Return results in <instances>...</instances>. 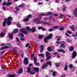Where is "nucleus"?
<instances>
[{"mask_svg": "<svg viewBox=\"0 0 77 77\" xmlns=\"http://www.w3.org/2000/svg\"><path fill=\"white\" fill-rule=\"evenodd\" d=\"M23 5H21L18 6V8H21V7H23Z\"/></svg>", "mask_w": 77, "mask_h": 77, "instance_id": "nucleus-54", "label": "nucleus"}, {"mask_svg": "<svg viewBox=\"0 0 77 77\" xmlns=\"http://www.w3.org/2000/svg\"><path fill=\"white\" fill-rule=\"evenodd\" d=\"M31 31H32V32H35L36 31L35 28L34 27H32L31 29Z\"/></svg>", "mask_w": 77, "mask_h": 77, "instance_id": "nucleus-17", "label": "nucleus"}, {"mask_svg": "<svg viewBox=\"0 0 77 77\" xmlns=\"http://www.w3.org/2000/svg\"><path fill=\"white\" fill-rule=\"evenodd\" d=\"M60 38H61V37H60L59 38L57 39V41H60Z\"/></svg>", "mask_w": 77, "mask_h": 77, "instance_id": "nucleus-62", "label": "nucleus"}, {"mask_svg": "<svg viewBox=\"0 0 77 77\" xmlns=\"http://www.w3.org/2000/svg\"><path fill=\"white\" fill-rule=\"evenodd\" d=\"M33 69L35 71H36V72H38L39 71V68L38 67H34L33 68Z\"/></svg>", "mask_w": 77, "mask_h": 77, "instance_id": "nucleus-10", "label": "nucleus"}, {"mask_svg": "<svg viewBox=\"0 0 77 77\" xmlns=\"http://www.w3.org/2000/svg\"><path fill=\"white\" fill-rule=\"evenodd\" d=\"M19 36L22 38H23V37H24V35H23V34L21 33H20L19 34Z\"/></svg>", "mask_w": 77, "mask_h": 77, "instance_id": "nucleus-18", "label": "nucleus"}, {"mask_svg": "<svg viewBox=\"0 0 77 77\" xmlns=\"http://www.w3.org/2000/svg\"><path fill=\"white\" fill-rule=\"evenodd\" d=\"M67 32L68 33H69V34H72V32H71L70 31H67Z\"/></svg>", "mask_w": 77, "mask_h": 77, "instance_id": "nucleus-52", "label": "nucleus"}, {"mask_svg": "<svg viewBox=\"0 0 77 77\" xmlns=\"http://www.w3.org/2000/svg\"><path fill=\"white\" fill-rule=\"evenodd\" d=\"M8 36L9 37V38L11 39H13V35L12 34L9 33L8 34Z\"/></svg>", "mask_w": 77, "mask_h": 77, "instance_id": "nucleus-14", "label": "nucleus"}, {"mask_svg": "<svg viewBox=\"0 0 77 77\" xmlns=\"http://www.w3.org/2000/svg\"><path fill=\"white\" fill-rule=\"evenodd\" d=\"M13 18L12 17H8L7 19V20L8 21L9 20V21H11V20H12Z\"/></svg>", "mask_w": 77, "mask_h": 77, "instance_id": "nucleus-26", "label": "nucleus"}, {"mask_svg": "<svg viewBox=\"0 0 77 77\" xmlns=\"http://www.w3.org/2000/svg\"><path fill=\"white\" fill-rule=\"evenodd\" d=\"M59 29L60 30H63V29H64V28L62 27V28H60Z\"/></svg>", "mask_w": 77, "mask_h": 77, "instance_id": "nucleus-50", "label": "nucleus"}, {"mask_svg": "<svg viewBox=\"0 0 77 77\" xmlns=\"http://www.w3.org/2000/svg\"><path fill=\"white\" fill-rule=\"evenodd\" d=\"M66 6H65V5H63V11H65V9H66Z\"/></svg>", "mask_w": 77, "mask_h": 77, "instance_id": "nucleus-36", "label": "nucleus"}, {"mask_svg": "<svg viewBox=\"0 0 77 77\" xmlns=\"http://www.w3.org/2000/svg\"><path fill=\"white\" fill-rule=\"evenodd\" d=\"M66 75H61L60 77H65Z\"/></svg>", "mask_w": 77, "mask_h": 77, "instance_id": "nucleus-64", "label": "nucleus"}, {"mask_svg": "<svg viewBox=\"0 0 77 77\" xmlns=\"http://www.w3.org/2000/svg\"><path fill=\"white\" fill-rule=\"evenodd\" d=\"M45 24H47V25H51V23L46 22H45Z\"/></svg>", "mask_w": 77, "mask_h": 77, "instance_id": "nucleus-44", "label": "nucleus"}, {"mask_svg": "<svg viewBox=\"0 0 77 77\" xmlns=\"http://www.w3.org/2000/svg\"><path fill=\"white\" fill-rule=\"evenodd\" d=\"M55 65L57 67H59V64L58 63H55Z\"/></svg>", "mask_w": 77, "mask_h": 77, "instance_id": "nucleus-40", "label": "nucleus"}, {"mask_svg": "<svg viewBox=\"0 0 77 77\" xmlns=\"http://www.w3.org/2000/svg\"><path fill=\"white\" fill-rule=\"evenodd\" d=\"M49 54H50V52H47L46 53V57H47L49 55Z\"/></svg>", "mask_w": 77, "mask_h": 77, "instance_id": "nucleus-29", "label": "nucleus"}, {"mask_svg": "<svg viewBox=\"0 0 77 77\" xmlns=\"http://www.w3.org/2000/svg\"><path fill=\"white\" fill-rule=\"evenodd\" d=\"M7 45H9V47H11V46H12V45H11V44L8 43L7 44Z\"/></svg>", "mask_w": 77, "mask_h": 77, "instance_id": "nucleus-61", "label": "nucleus"}, {"mask_svg": "<svg viewBox=\"0 0 77 77\" xmlns=\"http://www.w3.org/2000/svg\"><path fill=\"white\" fill-rule=\"evenodd\" d=\"M67 42H70V40L69 39L67 38L66 39Z\"/></svg>", "mask_w": 77, "mask_h": 77, "instance_id": "nucleus-51", "label": "nucleus"}, {"mask_svg": "<svg viewBox=\"0 0 77 77\" xmlns=\"http://www.w3.org/2000/svg\"><path fill=\"white\" fill-rule=\"evenodd\" d=\"M44 46L42 45H41V50L40 51V53H42L43 52V50H44Z\"/></svg>", "mask_w": 77, "mask_h": 77, "instance_id": "nucleus-11", "label": "nucleus"}, {"mask_svg": "<svg viewBox=\"0 0 77 77\" xmlns=\"http://www.w3.org/2000/svg\"><path fill=\"white\" fill-rule=\"evenodd\" d=\"M43 28H44L43 27H40L38 28V30H41V29H43Z\"/></svg>", "mask_w": 77, "mask_h": 77, "instance_id": "nucleus-45", "label": "nucleus"}, {"mask_svg": "<svg viewBox=\"0 0 77 77\" xmlns=\"http://www.w3.org/2000/svg\"><path fill=\"white\" fill-rule=\"evenodd\" d=\"M38 56H42V57H44V54H40L38 55Z\"/></svg>", "mask_w": 77, "mask_h": 77, "instance_id": "nucleus-28", "label": "nucleus"}, {"mask_svg": "<svg viewBox=\"0 0 77 77\" xmlns=\"http://www.w3.org/2000/svg\"><path fill=\"white\" fill-rule=\"evenodd\" d=\"M5 45H6V44H2V45H1V47H2V46H4Z\"/></svg>", "mask_w": 77, "mask_h": 77, "instance_id": "nucleus-57", "label": "nucleus"}, {"mask_svg": "<svg viewBox=\"0 0 77 77\" xmlns=\"http://www.w3.org/2000/svg\"><path fill=\"white\" fill-rule=\"evenodd\" d=\"M58 51H59V52H62V53H65V51L62 49L59 50Z\"/></svg>", "mask_w": 77, "mask_h": 77, "instance_id": "nucleus-13", "label": "nucleus"}, {"mask_svg": "<svg viewBox=\"0 0 77 77\" xmlns=\"http://www.w3.org/2000/svg\"><path fill=\"white\" fill-rule=\"evenodd\" d=\"M11 4H12V3L11 2H9L7 3L5 5L6 6H9Z\"/></svg>", "mask_w": 77, "mask_h": 77, "instance_id": "nucleus-32", "label": "nucleus"}, {"mask_svg": "<svg viewBox=\"0 0 77 77\" xmlns=\"http://www.w3.org/2000/svg\"><path fill=\"white\" fill-rule=\"evenodd\" d=\"M77 56V53H76V52L75 51H73V52L72 55V57L73 59H74L75 57H76V56Z\"/></svg>", "mask_w": 77, "mask_h": 77, "instance_id": "nucleus-6", "label": "nucleus"}, {"mask_svg": "<svg viewBox=\"0 0 77 77\" xmlns=\"http://www.w3.org/2000/svg\"><path fill=\"white\" fill-rule=\"evenodd\" d=\"M36 59H37V58L36 57H34V63H35V64H37V63H36V61H37V60H36Z\"/></svg>", "mask_w": 77, "mask_h": 77, "instance_id": "nucleus-21", "label": "nucleus"}, {"mask_svg": "<svg viewBox=\"0 0 77 77\" xmlns=\"http://www.w3.org/2000/svg\"><path fill=\"white\" fill-rule=\"evenodd\" d=\"M74 48L72 46H71L70 48L69 49V51H72L73 50H74Z\"/></svg>", "mask_w": 77, "mask_h": 77, "instance_id": "nucleus-20", "label": "nucleus"}, {"mask_svg": "<svg viewBox=\"0 0 77 77\" xmlns=\"http://www.w3.org/2000/svg\"><path fill=\"white\" fill-rule=\"evenodd\" d=\"M29 44H26V47H28V46H29Z\"/></svg>", "mask_w": 77, "mask_h": 77, "instance_id": "nucleus-59", "label": "nucleus"}, {"mask_svg": "<svg viewBox=\"0 0 77 77\" xmlns=\"http://www.w3.org/2000/svg\"><path fill=\"white\" fill-rule=\"evenodd\" d=\"M31 69V68L29 67L27 69V72H30V70Z\"/></svg>", "mask_w": 77, "mask_h": 77, "instance_id": "nucleus-33", "label": "nucleus"}, {"mask_svg": "<svg viewBox=\"0 0 77 77\" xmlns=\"http://www.w3.org/2000/svg\"><path fill=\"white\" fill-rule=\"evenodd\" d=\"M18 29H16L14 30V31L12 32V34H15L17 33H18Z\"/></svg>", "mask_w": 77, "mask_h": 77, "instance_id": "nucleus-9", "label": "nucleus"}, {"mask_svg": "<svg viewBox=\"0 0 77 77\" xmlns=\"http://www.w3.org/2000/svg\"><path fill=\"white\" fill-rule=\"evenodd\" d=\"M16 40H17V41H18L19 43H21V42H20V40H19V38H16Z\"/></svg>", "mask_w": 77, "mask_h": 77, "instance_id": "nucleus-47", "label": "nucleus"}, {"mask_svg": "<svg viewBox=\"0 0 77 77\" xmlns=\"http://www.w3.org/2000/svg\"><path fill=\"white\" fill-rule=\"evenodd\" d=\"M42 4H43V2L42 3H40L39 2V3H38V5H42Z\"/></svg>", "mask_w": 77, "mask_h": 77, "instance_id": "nucleus-55", "label": "nucleus"}, {"mask_svg": "<svg viewBox=\"0 0 77 77\" xmlns=\"http://www.w3.org/2000/svg\"><path fill=\"white\" fill-rule=\"evenodd\" d=\"M56 72H54L52 73V75L54 76H55L56 75Z\"/></svg>", "mask_w": 77, "mask_h": 77, "instance_id": "nucleus-42", "label": "nucleus"}, {"mask_svg": "<svg viewBox=\"0 0 77 77\" xmlns=\"http://www.w3.org/2000/svg\"><path fill=\"white\" fill-rule=\"evenodd\" d=\"M9 48L8 46H5L2 47L0 49V50H5V48Z\"/></svg>", "mask_w": 77, "mask_h": 77, "instance_id": "nucleus-12", "label": "nucleus"}, {"mask_svg": "<svg viewBox=\"0 0 77 77\" xmlns=\"http://www.w3.org/2000/svg\"><path fill=\"white\" fill-rule=\"evenodd\" d=\"M23 72V69H20L18 71V72L17 73H22Z\"/></svg>", "mask_w": 77, "mask_h": 77, "instance_id": "nucleus-19", "label": "nucleus"}, {"mask_svg": "<svg viewBox=\"0 0 77 77\" xmlns=\"http://www.w3.org/2000/svg\"><path fill=\"white\" fill-rule=\"evenodd\" d=\"M4 53H5V51H1L0 52V53H2L1 54V55H2Z\"/></svg>", "mask_w": 77, "mask_h": 77, "instance_id": "nucleus-56", "label": "nucleus"}, {"mask_svg": "<svg viewBox=\"0 0 77 77\" xmlns=\"http://www.w3.org/2000/svg\"><path fill=\"white\" fill-rule=\"evenodd\" d=\"M24 63L25 64H28L29 61H28V58L26 57L24 60Z\"/></svg>", "mask_w": 77, "mask_h": 77, "instance_id": "nucleus-8", "label": "nucleus"}, {"mask_svg": "<svg viewBox=\"0 0 77 77\" xmlns=\"http://www.w3.org/2000/svg\"><path fill=\"white\" fill-rule=\"evenodd\" d=\"M65 46L63 44H62L61 45V46L60 47V48H65Z\"/></svg>", "mask_w": 77, "mask_h": 77, "instance_id": "nucleus-23", "label": "nucleus"}, {"mask_svg": "<svg viewBox=\"0 0 77 77\" xmlns=\"http://www.w3.org/2000/svg\"><path fill=\"white\" fill-rule=\"evenodd\" d=\"M35 73H36V72H32V71L30 72V74L32 75H34V74H35Z\"/></svg>", "mask_w": 77, "mask_h": 77, "instance_id": "nucleus-25", "label": "nucleus"}, {"mask_svg": "<svg viewBox=\"0 0 77 77\" xmlns=\"http://www.w3.org/2000/svg\"><path fill=\"white\" fill-rule=\"evenodd\" d=\"M66 36H70V35H69L68 34V33H67L66 32Z\"/></svg>", "mask_w": 77, "mask_h": 77, "instance_id": "nucleus-53", "label": "nucleus"}, {"mask_svg": "<svg viewBox=\"0 0 77 77\" xmlns=\"http://www.w3.org/2000/svg\"><path fill=\"white\" fill-rule=\"evenodd\" d=\"M68 65H66L65 66V68H64V70L65 71H66V70H67V69H68Z\"/></svg>", "mask_w": 77, "mask_h": 77, "instance_id": "nucleus-37", "label": "nucleus"}, {"mask_svg": "<svg viewBox=\"0 0 77 77\" xmlns=\"http://www.w3.org/2000/svg\"><path fill=\"white\" fill-rule=\"evenodd\" d=\"M73 14L75 17H77V8H76L73 11Z\"/></svg>", "mask_w": 77, "mask_h": 77, "instance_id": "nucleus-5", "label": "nucleus"}, {"mask_svg": "<svg viewBox=\"0 0 77 77\" xmlns=\"http://www.w3.org/2000/svg\"><path fill=\"white\" fill-rule=\"evenodd\" d=\"M26 29L28 31H31L32 30V29H30V27L29 26H26Z\"/></svg>", "mask_w": 77, "mask_h": 77, "instance_id": "nucleus-15", "label": "nucleus"}, {"mask_svg": "<svg viewBox=\"0 0 77 77\" xmlns=\"http://www.w3.org/2000/svg\"><path fill=\"white\" fill-rule=\"evenodd\" d=\"M54 29H59V26H55L53 27Z\"/></svg>", "mask_w": 77, "mask_h": 77, "instance_id": "nucleus-39", "label": "nucleus"}, {"mask_svg": "<svg viewBox=\"0 0 77 77\" xmlns=\"http://www.w3.org/2000/svg\"><path fill=\"white\" fill-rule=\"evenodd\" d=\"M5 35V34L4 33H3V32H1L0 34V36H1L2 37H3Z\"/></svg>", "mask_w": 77, "mask_h": 77, "instance_id": "nucleus-27", "label": "nucleus"}, {"mask_svg": "<svg viewBox=\"0 0 77 77\" xmlns=\"http://www.w3.org/2000/svg\"><path fill=\"white\" fill-rule=\"evenodd\" d=\"M15 75L12 74L9 75L8 77H15Z\"/></svg>", "mask_w": 77, "mask_h": 77, "instance_id": "nucleus-30", "label": "nucleus"}, {"mask_svg": "<svg viewBox=\"0 0 77 77\" xmlns=\"http://www.w3.org/2000/svg\"><path fill=\"white\" fill-rule=\"evenodd\" d=\"M51 56H49L48 58L46 59V60H49L51 59Z\"/></svg>", "mask_w": 77, "mask_h": 77, "instance_id": "nucleus-38", "label": "nucleus"}, {"mask_svg": "<svg viewBox=\"0 0 77 77\" xmlns=\"http://www.w3.org/2000/svg\"><path fill=\"white\" fill-rule=\"evenodd\" d=\"M33 21L35 23H37V24H39L40 23V20L38 19H35L33 20Z\"/></svg>", "mask_w": 77, "mask_h": 77, "instance_id": "nucleus-4", "label": "nucleus"}, {"mask_svg": "<svg viewBox=\"0 0 77 77\" xmlns=\"http://www.w3.org/2000/svg\"><path fill=\"white\" fill-rule=\"evenodd\" d=\"M51 61H48L46 63H45L42 66V69H45V68L47 67L48 65H51Z\"/></svg>", "mask_w": 77, "mask_h": 77, "instance_id": "nucleus-2", "label": "nucleus"}, {"mask_svg": "<svg viewBox=\"0 0 77 77\" xmlns=\"http://www.w3.org/2000/svg\"><path fill=\"white\" fill-rule=\"evenodd\" d=\"M20 31L22 33H23L25 35H27L28 34V32L25 29H20Z\"/></svg>", "mask_w": 77, "mask_h": 77, "instance_id": "nucleus-3", "label": "nucleus"}, {"mask_svg": "<svg viewBox=\"0 0 77 77\" xmlns=\"http://www.w3.org/2000/svg\"><path fill=\"white\" fill-rule=\"evenodd\" d=\"M17 25L18 27H19V28H21V25L19 23H17Z\"/></svg>", "mask_w": 77, "mask_h": 77, "instance_id": "nucleus-41", "label": "nucleus"}, {"mask_svg": "<svg viewBox=\"0 0 77 77\" xmlns=\"http://www.w3.org/2000/svg\"><path fill=\"white\" fill-rule=\"evenodd\" d=\"M49 32H53V31H54V30L53 29H49V30H48Z\"/></svg>", "mask_w": 77, "mask_h": 77, "instance_id": "nucleus-48", "label": "nucleus"}, {"mask_svg": "<svg viewBox=\"0 0 77 77\" xmlns=\"http://www.w3.org/2000/svg\"><path fill=\"white\" fill-rule=\"evenodd\" d=\"M29 18H26L25 19H24L23 20V21H29Z\"/></svg>", "mask_w": 77, "mask_h": 77, "instance_id": "nucleus-31", "label": "nucleus"}, {"mask_svg": "<svg viewBox=\"0 0 77 77\" xmlns=\"http://www.w3.org/2000/svg\"><path fill=\"white\" fill-rule=\"evenodd\" d=\"M20 40L21 41H24L25 39H24V38H20Z\"/></svg>", "mask_w": 77, "mask_h": 77, "instance_id": "nucleus-58", "label": "nucleus"}, {"mask_svg": "<svg viewBox=\"0 0 77 77\" xmlns=\"http://www.w3.org/2000/svg\"><path fill=\"white\" fill-rule=\"evenodd\" d=\"M72 36H73V37H75V34H73L72 35Z\"/></svg>", "mask_w": 77, "mask_h": 77, "instance_id": "nucleus-60", "label": "nucleus"}, {"mask_svg": "<svg viewBox=\"0 0 77 77\" xmlns=\"http://www.w3.org/2000/svg\"><path fill=\"white\" fill-rule=\"evenodd\" d=\"M6 22L5 21H4L3 22V27H5L6 26Z\"/></svg>", "mask_w": 77, "mask_h": 77, "instance_id": "nucleus-34", "label": "nucleus"}, {"mask_svg": "<svg viewBox=\"0 0 77 77\" xmlns=\"http://www.w3.org/2000/svg\"><path fill=\"white\" fill-rule=\"evenodd\" d=\"M47 50L49 51H52V50L50 49V47H48L47 48Z\"/></svg>", "mask_w": 77, "mask_h": 77, "instance_id": "nucleus-35", "label": "nucleus"}, {"mask_svg": "<svg viewBox=\"0 0 77 77\" xmlns=\"http://www.w3.org/2000/svg\"><path fill=\"white\" fill-rule=\"evenodd\" d=\"M71 29L72 31H74L75 30V27L73 25L70 28Z\"/></svg>", "mask_w": 77, "mask_h": 77, "instance_id": "nucleus-16", "label": "nucleus"}, {"mask_svg": "<svg viewBox=\"0 0 77 77\" xmlns=\"http://www.w3.org/2000/svg\"><path fill=\"white\" fill-rule=\"evenodd\" d=\"M14 53L16 54V55H17V52L15 50H14Z\"/></svg>", "mask_w": 77, "mask_h": 77, "instance_id": "nucleus-43", "label": "nucleus"}, {"mask_svg": "<svg viewBox=\"0 0 77 77\" xmlns=\"http://www.w3.org/2000/svg\"><path fill=\"white\" fill-rule=\"evenodd\" d=\"M32 17V15L29 14L28 16V17L29 18H31Z\"/></svg>", "mask_w": 77, "mask_h": 77, "instance_id": "nucleus-49", "label": "nucleus"}, {"mask_svg": "<svg viewBox=\"0 0 77 77\" xmlns=\"http://www.w3.org/2000/svg\"><path fill=\"white\" fill-rule=\"evenodd\" d=\"M2 9H3L4 11H5V9H6V8L5 7H2Z\"/></svg>", "mask_w": 77, "mask_h": 77, "instance_id": "nucleus-63", "label": "nucleus"}, {"mask_svg": "<svg viewBox=\"0 0 77 77\" xmlns=\"http://www.w3.org/2000/svg\"><path fill=\"white\" fill-rule=\"evenodd\" d=\"M52 13L51 12H48L47 14H40V15L41 16H47V15H51Z\"/></svg>", "mask_w": 77, "mask_h": 77, "instance_id": "nucleus-7", "label": "nucleus"}, {"mask_svg": "<svg viewBox=\"0 0 77 77\" xmlns=\"http://www.w3.org/2000/svg\"><path fill=\"white\" fill-rule=\"evenodd\" d=\"M52 36L53 35L52 33H51L48 36L45 38L44 39V41L45 42V43H47V42H48L47 41H48V39H51L52 38Z\"/></svg>", "mask_w": 77, "mask_h": 77, "instance_id": "nucleus-1", "label": "nucleus"}, {"mask_svg": "<svg viewBox=\"0 0 77 77\" xmlns=\"http://www.w3.org/2000/svg\"><path fill=\"white\" fill-rule=\"evenodd\" d=\"M7 23V25H11V23H11V21L8 20Z\"/></svg>", "mask_w": 77, "mask_h": 77, "instance_id": "nucleus-22", "label": "nucleus"}, {"mask_svg": "<svg viewBox=\"0 0 77 77\" xmlns=\"http://www.w3.org/2000/svg\"><path fill=\"white\" fill-rule=\"evenodd\" d=\"M69 67L70 68H72V64H70Z\"/></svg>", "mask_w": 77, "mask_h": 77, "instance_id": "nucleus-46", "label": "nucleus"}, {"mask_svg": "<svg viewBox=\"0 0 77 77\" xmlns=\"http://www.w3.org/2000/svg\"><path fill=\"white\" fill-rule=\"evenodd\" d=\"M43 35H39L38 36V38L40 39H41L43 38Z\"/></svg>", "mask_w": 77, "mask_h": 77, "instance_id": "nucleus-24", "label": "nucleus"}]
</instances>
